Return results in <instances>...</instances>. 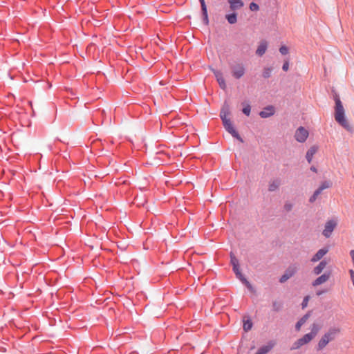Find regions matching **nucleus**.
<instances>
[{
	"mask_svg": "<svg viewBox=\"0 0 354 354\" xmlns=\"http://www.w3.org/2000/svg\"><path fill=\"white\" fill-rule=\"evenodd\" d=\"M297 271V268L295 266H290L286 271L285 273L281 277L279 281L280 283L286 282L288 279L292 277Z\"/></svg>",
	"mask_w": 354,
	"mask_h": 354,
	"instance_id": "obj_9",
	"label": "nucleus"
},
{
	"mask_svg": "<svg viewBox=\"0 0 354 354\" xmlns=\"http://www.w3.org/2000/svg\"><path fill=\"white\" fill-rule=\"evenodd\" d=\"M230 115V111L228 108H223L221 111V118L223 121L225 129L234 138H236L241 142H243V140L242 138L239 136L237 131L234 129L230 119L228 118Z\"/></svg>",
	"mask_w": 354,
	"mask_h": 354,
	"instance_id": "obj_3",
	"label": "nucleus"
},
{
	"mask_svg": "<svg viewBox=\"0 0 354 354\" xmlns=\"http://www.w3.org/2000/svg\"><path fill=\"white\" fill-rule=\"evenodd\" d=\"M313 339L311 337V335H309L308 333L304 335L302 337L298 339L297 341H295L292 347L290 348V350H297L300 348L304 345H306L310 342Z\"/></svg>",
	"mask_w": 354,
	"mask_h": 354,
	"instance_id": "obj_4",
	"label": "nucleus"
},
{
	"mask_svg": "<svg viewBox=\"0 0 354 354\" xmlns=\"http://www.w3.org/2000/svg\"><path fill=\"white\" fill-rule=\"evenodd\" d=\"M228 3L232 10L240 9L244 5L241 0H228Z\"/></svg>",
	"mask_w": 354,
	"mask_h": 354,
	"instance_id": "obj_16",
	"label": "nucleus"
},
{
	"mask_svg": "<svg viewBox=\"0 0 354 354\" xmlns=\"http://www.w3.org/2000/svg\"><path fill=\"white\" fill-rule=\"evenodd\" d=\"M279 52L282 55H287L288 53V48L286 46H281L279 48Z\"/></svg>",
	"mask_w": 354,
	"mask_h": 354,
	"instance_id": "obj_32",
	"label": "nucleus"
},
{
	"mask_svg": "<svg viewBox=\"0 0 354 354\" xmlns=\"http://www.w3.org/2000/svg\"><path fill=\"white\" fill-rule=\"evenodd\" d=\"M230 257H231V263H232V266H236L239 265V260L236 258V257L232 253L230 254Z\"/></svg>",
	"mask_w": 354,
	"mask_h": 354,
	"instance_id": "obj_28",
	"label": "nucleus"
},
{
	"mask_svg": "<svg viewBox=\"0 0 354 354\" xmlns=\"http://www.w3.org/2000/svg\"><path fill=\"white\" fill-rule=\"evenodd\" d=\"M317 151L318 147L316 145L310 147V149L308 150L306 157L308 163L311 162L313 156L317 153Z\"/></svg>",
	"mask_w": 354,
	"mask_h": 354,
	"instance_id": "obj_17",
	"label": "nucleus"
},
{
	"mask_svg": "<svg viewBox=\"0 0 354 354\" xmlns=\"http://www.w3.org/2000/svg\"><path fill=\"white\" fill-rule=\"evenodd\" d=\"M225 18L230 24H234L237 21V16L236 13L227 15Z\"/></svg>",
	"mask_w": 354,
	"mask_h": 354,
	"instance_id": "obj_21",
	"label": "nucleus"
},
{
	"mask_svg": "<svg viewBox=\"0 0 354 354\" xmlns=\"http://www.w3.org/2000/svg\"><path fill=\"white\" fill-rule=\"evenodd\" d=\"M320 326L317 323H313L310 326V332L308 333L309 335H311V337L314 339L317 335L318 334L319 331L320 330Z\"/></svg>",
	"mask_w": 354,
	"mask_h": 354,
	"instance_id": "obj_18",
	"label": "nucleus"
},
{
	"mask_svg": "<svg viewBox=\"0 0 354 354\" xmlns=\"http://www.w3.org/2000/svg\"><path fill=\"white\" fill-rule=\"evenodd\" d=\"M328 252V248H323L319 249L310 259V261L312 263H316L320 261L324 256H325Z\"/></svg>",
	"mask_w": 354,
	"mask_h": 354,
	"instance_id": "obj_10",
	"label": "nucleus"
},
{
	"mask_svg": "<svg viewBox=\"0 0 354 354\" xmlns=\"http://www.w3.org/2000/svg\"><path fill=\"white\" fill-rule=\"evenodd\" d=\"M242 111L246 115H248V116L250 115V111H251V107H250V104H247L244 105Z\"/></svg>",
	"mask_w": 354,
	"mask_h": 354,
	"instance_id": "obj_26",
	"label": "nucleus"
},
{
	"mask_svg": "<svg viewBox=\"0 0 354 354\" xmlns=\"http://www.w3.org/2000/svg\"><path fill=\"white\" fill-rule=\"evenodd\" d=\"M336 226L337 222L335 221H328L325 224L324 230H323V235L326 238L330 237Z\"/></svg>",
	"mask_w": 354,
	"mask_h": 354,
	"instance_id": "obj_8",
	"label": "nucleus"
},
{
	"mask_svg": "<svg viewBox=\"0 0 354 354\" xmlns=\"http://www.w3.org/2000/svg\"><path fill=\"white\" fill-rule=\"evenodd\" d=\"M274 114V108L272 106H268L263 109V111H261L259 113V115L262 118H269Z\"/></svg>",
	"mask_w": 354,
	"mask_h": 354,
	"instance_id": "obj_11",
	"label": "nucleus"
},
{
	"mask_svg": "<svg viewBox=\"0 0 354 354\" xmlns=\"http://www.w3.org/2000/svg\"><path fill=\"white\" fill-rule=\"evenodd\" d=\"M327 262L325 260L321 261L313 269V273L315 275H319L326 268Z\"/></svg>",
	"mask_w": 354,
	"mask_h": 354,
	"instance_id": "obj_12",
	"label": "nucleus"
},
{
	"mask_svg": "<svg viewBox=\"0 0 354 354\" xmlns=\"http://www.w3.org/2000/svg\"><path fill=\"white\" fill-rule=\"evenodd\" d=\"M340 333L341 328L339 327H330L319 339L317 345V350L322 351L330 342L334 341Z\"/></svg>",
	"mask_w": 354,
	"mask_h": 354,
	"instance_id": "obj_2",
	"label": "nucleus"
},
{
	"mask_svg": "<svg viewBox=\"0 0 354 354\" xmlns=\"http://www.w3.org/2000/svg\"><path fill=\"white\" fill-rule=\"evenodd\" d=\"M324 292H324V291H317V292H316V295H317V296H319V295H321L322 294H323Z\"/></svg>",
	"mask_w": 354,
	"mask_h": 354,
	"instance_id": "obj_39",
	"label": "nucleus"
},
{
	"mask_svg": "<svg viewBox=\"0 0 354 354\" xmlns=\"http://www.w3.org/2000/svg\"><path fill=\"white\" fill-rule=\"evenodd\" d=\"M274 343H270L268 345L261 347L255 354H266L268 353L274 346Z\"/></svg>",
	"mask_w": 354,
	"mask_h": 354,
	"instance_id": "obj_20",
	"label": "nucleus"
},
{
	"mask_svg": "<svg viewBox=\"0 0 354 354\" xmlns=\"http://www.w3.org/2000/svg\"><path fill=\"white\" fill-rule=\"evenodd\" d=\"M348 272H349V274H350L351 280L352 283H353V285L354 286V270H349Z\"/></svg>",
	"mask_w": 354,
	"mask_h": 354,
	"instance_id": "obj_34",
	"label": "nucleus"
},
{
	"mask_svg": "<svg viewBox=\"0 0 354 354\" xmlns=\"http://www.w3.org/2000/svg\"><path fill=\"white\" fill-rule=\"evenodd\" d=\"M236 276L239 278L244 284H245L248 288H251L250 283L248 281L243 277V275L240 272L239 274H236Z\"/></svg>",
	"mask_w": 354,
	"mask_h": 354,
	"instance_id": "obj_23",
	"label": "nucleus"
},
{
	"mask_svg": "<svg viewBox=\"0 0 354 354\" xmlns=\"http://www.w3.org/2000/svg\"><path fill=\"white\" fill-rule=\"evenodd\" d=\"M199 1L201 3L203 15L204 17V22L205 24L207 25L209 23V20H208L207 10V7L205 5V0H199Z\"/></svg>",
	"mask_w": 354,
	"mask_h": 354,
	"instance_id": "obj_19",
	"label": "nucleus"
},
{
	"mask_svg": "<svg viewBox=\"0 0 354 354\" xmlns=\"http://www.w3.org/2000/svg\"><path fill=\"white\" fill-rule=\"evenodd\" d=\"M214 73L215 75L217 82L219 84L220 87L223 90L225 89L226 84L222 73L218 71H215Z\"/></svg>",
	"mask_w": 354,
	"mask_h": 354,
	"instance_id": "obj_13",
	"label": "nucleus"
},
{
	"mask_svg": "<svg viewBox=\"0 0 354 354\" xmlns=\"http://www.w3.org/2000/svg\"><path fill=\"white\" fill-rule=\"evenodd\" d=\"M233 271L234 272V273L236 274H239V272H241L240 271V267H239V265L238 266H233Z\"/></svg>",
	"mask_w": 354,
	"mask_h": 354,
	"instance_id": "obj_36",
	"label": "nucleus"
},
{
	"mask_svg": "<svg viewBox=\"0 0 354 354\" xmlns=\"http://www.w3.org/2000/svg\"><path fill=\"white\" fill-rule=\"evenodd\" d=\"M250 9L252 11H258L259 10V6L256 3L252 2L250 4Z\"/></svg>",
	"mask_w": 354,
	"mask_h": 354,
	"instance_id": "obj_31",
	"label": "nucleus"
},
{
	"mask_svg": "<svg viewBox=\"0 0 354 354\" xmlns=\"http://www.w3.org/2000/svg\"><path fill=\"white\" fill-rule=\"evenodd\" d=\"M322 191L323 190L319 187L317 190L315 191L314 194L315 196H318L322 193Z\"/></svg>",
	"mask_w": 354,
	"mask_h": 354,
	"instance_id": "obj_38",
	"label": "nucleus"
},
{
	"mask_svg": "<svg viewBox=\"0 0 354 354\" xmlns=\"http://www.w3.org/2000/svg\"><path fill=\"white\" fill-rule=\"evenodd\" d=\"M335 120L338 122L342 127L348 131H351L353 129L352 126L347 120L345 116V110L342 105L340 99L338 97L335 98Z\"/></svg>",
	"mask_w": 354,
	"mask_h": 354,
	"instance_id": "obj_1",
	"label": "nucleus"
},
{
	"mask_svg": "<svg viewBox=\"0 0 354 354\" xmlns=\"http://www.w3.org/2000/svg\"><path fill=\"white\" fill-rule=\"evenodd\" d=\"M279 185H280V183L277 180L272 181L269 183L268 190L270 192H274L279 188Z\"/></svg>",
	"mask_w": 354,
	"mask_h": 354,
	"instance_id": "obj_22",
	"label": "nucleus"
},
{
	"mask_svg": "<svg viewBox=\"0 0 354 354\" xmlns=\"http://www.w3.org/2000/svg\"><path fill=\"white\" fill-rule=\"evenodd\" d=\"M331 277L330 272H326L316 278L313 282L312 286L313 287L319 286L323 283L327 282Z\"/></svg>",
	"mask_w": 354,
	"mask_h": 354,
	"instance_id": "obj_7",
	"label": "nucleus"
},
{
	"mask_svg": "<svg viewBox=\"0 0 354 354\" xmlns=\"http://www.w3.org/2000/svg\"><path fill=\"white\" fill-rule=\"evenodd\" d=\"M308 131L304 127H300L295 131V138L299 142H304L308 137Z\"/></svg>",
	"mask_w": 354,
	"mask_h": 354,
	"instance_id": "obj_6",
	"label": "nucleus"
},
{
	"mask_svg": "<svg viewBox=\"0 0 354 354\" xmlns=\"http://www.w3.org/2000/svg\"><path fill=\"white\" fill-rule=\"evenodd\" d=\"M272 306L275 311H279L281 309V305L277 302H274Z\"/></svg>",
	"mask_w": 354,
	"mask_h": 354,
	"instance_id": "obj_33",
	"label": "nucleus"
},
{
	"mask_svg": "<svg viewBox=\"0 0 354 354\" xmlns=\"http://www.w3.org/2000/svg\"><path fill=\"white\" fill-rule=\"evenodd\" d=\"M231 70L232 76L236 79H240L245 73V68L243 64H236L232 66Z\"/></svg>",
	"mask_w": 354,
	"mask_h": 354,
	"instance_id": "obj_5",
	"label": "nucleus"
},
{
	"mask_svg": "<svg viewBox=\"0 0 354 354\" xmlns=\"http://www.w3.org/2000/svg\"><path fill=\"white\" fill-rule=\"evenodd\" d=\"M283 70L284 71H287L288 69H289V63H288V61H286L283 65V67H282Z\"/></svg>",
	"mask_w": 354,
	"mask_h": 354,
	"instance_id": "obj_35",
	"label": "nucleus"
},
{
	"mask_svg": "<svg viewBox=\"0 0 354 354\" xmlns=\"http://www.w3.org/2000/svg\"><path fill=\"white\" fill-rule=\"evenodd\" d=\"M268 48V43L266 41H261L256 50V54L260 57L264 55Z\"/></svg>",
	"mask_w": 354,
	"mask_h": 354,
	"instance_id": "obj_14",
	"label": "nucleus"
},
{
	"mask_svg": "<svg viewBox=\"0 0 354 354\" xmlns=\"http://www.w3.org/2000/svg\"><path fill=\"white\" fill-rule=\"evenodd\" d=\"M293 205L290 202H286L284 204L283 208L286 212H290L292 209Z\"/></svg>",
	"mask_w": 354,
	"mask_h": 354,
	"instance_id": "obj_29",
	"label": "nucleus"
},
{
	"mask_svg": "<svg viewBox=\"0 0 354 354\" xmlns=\"http://www.w3.org/2000/svg\"><path fill=\"white\" fill-rule=\"evenodd\" d=\"M317 198V196H315V194H313V196L310 198L309 201L310 203H313L316 201Z\"/></svg>",
	"mask_w": 354,
	"mask_h": 354,
	"instance_id": "obj_37",
	"label": "nucleus"
},
{
	"mask_svg": "<svg viewBox=\"0 0 354 354\" xmlns=\"http://www.w3.org/2000/svg\"><path fill=\"white\" fill-rule=\"evenodd\" d=\"M311 315V312H308L305 315H304L296 324L295 328L297 331H299L302 325H304L306 321L309 319Z\"/></svg>",
	"mask_w": 354,
	"mask_h": 354,
	"instance_id": "obj_15",
	"label": "nucleus"
},
{
	"mask_svg": "<svg viewBox=\"0 0 354 354\" xmlns=\"http://www.w3.org/2000/svg\"><path fill=\"white\" fill-rule=\"evenodd\" d=\"M309 300H310V296H308V295L306 296L304 298L303 301L301 303V307L303 309L307 307Z\"/></svg>",
	"mask_w": 354,
	"mask_h": 354,
	"instance_id": "obj_30",
	"label": "nucleus"
},
{
	"mask_svg": "<svg viewBox=\"0 0 354 354\" xmlns=\"http://www.w3.org/2000/svg\"><path fill=\"white\" fill-rule=\"evenodd\" d=\"M332 185V183L330 181H324L322 183L321 185L319 186V188L322 190L330 187Z\"/></svg>",
	"mask_w": 354,
	"mask_h": 354,
	"instance_id": "obj_27",
	"label": "nucleus"
},
{
	"mask_svg": "<svg viewBox=\"0 0 354 354\" xmlns=\"http://www.w3.org/2000/svg\"><path fill=\"white\" fill-rule=\"evenodd\" d=\"M272 69L270 67L264 68L262 75L264 78H268L270 77Z\"/></svg>",
	"mask_w": 354,
	"mask_h": 354,
	"instance_id": "obj_24",
	"label": "nucleus"
},
{
	"mask_svg": "<svg viewBox=\"0 0 354 354\" xmlns=\"http://www.w3.org/2000/svg\"><path fill=\"white\" fill-rule=\"evenodd\" d=\"M252 327V323L250 320H246L243 322V329L245 331L250 330Z\"/></svg>",
	"mask_w": 354,
	"mask_h": 354,
	"instance_id": "obj_25",
	"label": "nucleus"
}]
</instances>
